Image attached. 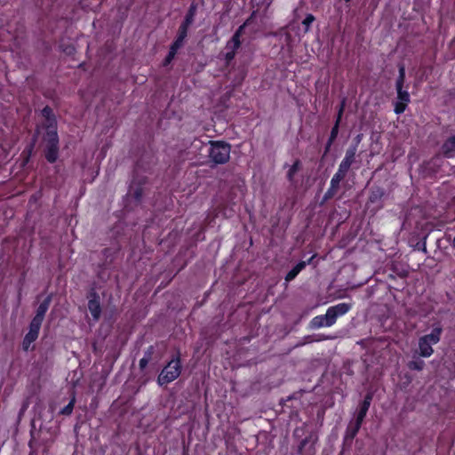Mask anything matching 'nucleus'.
<instances>
[{
    "instance_id": "nucleus-11",
    "label": "nucleus",
    "mask_w": 455,
    "mask_h": 455,
    "mask_svg": "<svg viewBox=\"0 0 455 455\" xmlns=\"http://www.w3.org/2000/svg\"><path fill=\"white\" fill-rule=\"evenodd\" d=\"M50 299H45L43 303H41L36 310V314L35 317L32 319L34 322H37L39 323H42L44 315L49 307Z\"/></svg>"
},
{
    "instance_id": "nucleus-20",
    "label": "nucleus",
    "mask_w": 455,
    "mask_h": 455,
    "mask_svg": "<svg viewBox=\"0 0 455 455\" xmlns=\"http://www.w3.org/2000/svg\"><path fill=\"white\" fill-rule=\"evenodd\" d=\"M299 169V162L296 161L290 168L288 172V178L290 180H292L293 175L298 172Z\"/></svg>"
},
{
    "instance_id": "nucleus-33",
    "label": "nucleus",
    "mask_w": 455,
    "mask_h": 455,
    "mask_svg": "<svg viewBox=\"0 0 455 455\" xmlns=\"http://www.w3.org/2000/svg\"><path fill=\"white\" fill-rule=\"evenodd\" d=\"M306 265H307V262L301 261V262H299L295 267L299 270V272H300L306 267Z\"/></svg>"
},
{
    "instance_id": "nucleus-4",
    "label": "nucleus",
    "mask_w": 455,
    "mask_h": 455,
    "mask_svg": "<svg viewBox=\"0 0 455 455\" xmlns=\"http://www.w3.org/2000/svg\"><path fill=\"white\" fill-rule=\"evenodd\" d=\"M45 140L48 141L46 158L53 163L58 157V135L56 130L47 132Z\"/></svg>"
},
{
    "instance_id": "nucleus-23",
    "label": "nucleus",
    "mask_w": 455,
    "mask_h": 455,
    "mask_svg": "<svg viewBox=\"0 0 455 455\" xmlns=\"http://www.w3.org/2000/svg\"><path fill=\"white\" fill-rule=\"evenodd\" d=\"M246 25H247V22H245L244 24L240 26L239 28L235 31V33L232 36V38H234V39H235L237 41H240V38H241V36L243 35V29H244Z\"/></svg>"
},
{
    "instance_id": "nucleus-35",
    "label": "nucleus",
    "mask_w": 455,
    "mask_h": 455,
    "mask_svg": "<svg viewBox=\"0 0 455 455\" xmlns=\"http://www.w3.org/2000/svg\"><path fill=\"white\" fill-rule=\"evenodd\" d=\"M148 360L147 358H145V357L140 359V367L141 368L146 367V365L148 364Z\"/></svg>"
},
{
    "instance_id": "nucleus-28",
    "label": "nucleus",
    "mask_w": 455,
    "mask_h": 455,
    "mask_svg": "<svg viewBox=\"0 0 455 455\" xmlns=\"http://www.w3.org/2000/svg\"><path fill=\"white\" fill-rule=\"evenodd\" d=\"M177 51L175 49L171 48L168 56L166 57V64L170 63L172 60L174 58Z\"/></svg>"
},
{
    "instance_id": "nucleus-9",
    "label": "nucleus",
    "mask_w": 455,
    "mask_h": 455,
    "mask_svg": "<svg viewBox=\"0 0 455 455\" xmlns=\"http://www.w3.org/2000/svg\"><path fill=\"white\" fill-rule=\"evenodd\" d=\"M442 150L446 157H452L455 155V135L450 137L443 145Z\"/></svg>"
},
{
    "instance_id": "nucleus-34",
    "label": "nucleus",
    "mask_w": 455,
    "mask_h": 455,
    "mask_svg": "<svg viewBox=\"0 0 455 455\" xmlns=\"http://www.w3.org/2000/svg\"><path fill=\"white\" fill-rule=\"evenodd\" d=\"M401 78H405V68L403 66H400L399 68V76Z\"/></svg>"
},
{
    "instance_id": "nucleus-21",
    "label": "nucleus",
    "mask_w": 455,
    "mask_h": 455,
    "mask_svg": "<svg viewBox=\"0 0 455 455\" xmlns=\"http://www.w3.org/2000/svg\"><path fill=\"white\" fill-rule=\"evenodd\" d=\"M315 17L312 14H307L303 20L302 24L305 26V30L307 31L309 27L314 22Z\"/></svg>"
},
{
    "instance_id": "nucleus-27",
    "label": "nucleus",
    "mask_w": 455,
    "mask_h": 455,
    "mask_svg": "<svg viewBox=\"0 0 455 455\" xmlns=\"http://www.w3.org/2000/svg\"><path fill=\"white\" fill-rule=\"evenodd\" d=\"M187 24H182L180 28V34L178 38H182V41H184L185 37L187 36Z\"/></svg>"
},
{
    "instance_id": "nucleus-7",
    "label": "nucleus",
    "mask_w": 455,
    "mask_h": 455,
    "mask_svg": "<svg viewBox=\"0 0 455 455\" xmlns=\"http://www.w3.org/2000/svg\"><path fill=\"white\" fill-rule=\"evenodd\" d=\"M346 174L347 172L341 171V169L339 168L338 172L333 175L331 180V187L326 194L327 196H331L336 192L340 181L344 179Z\"/></svg>"
},
{
    "instance_id": "nucleus-1",
    "label": "nucleus",
    "mask_w": 455,
    "mask_h": 455,
    "mask_svg": "<svg viewBox=\"0 0 455 455\" xmlns=\"http://www.w3.org/2000/svg\"><path fill=\"white\" fill-rule=\"evenodd\" d=\"M442 333V328L437 326L433 329L430 334L425 335L419 339V355L423 357H429L432 355L434 350L433 345L439 342Z\"/></svg>"
},
{
    "instance_id": "nucleus-13",
    "label": "nucleus",
    "mask_w": 455,
    "mask_h": 455,
    "mask_svg": "<svg viewBox=\"0 0 455 455\" xmlns=\"http://www.w3.org/2000/svg\"><path fill=\"white\" fill-rule=\"evenodd\" d=\"M331 308L335 313L336 316L339 317L347 314L350 310L351 306L343 302L331 307Z\"/></svg>"
},
{
    "instance_id": "nucleus-17",
    "label": "nucleus",
    "mask_w": 455,
    "mask_h": 455,
    "mask_svg": "<svg viewBox=\"0 0 455 455\" xmlns=\"http://www.w3.org/2000/svg\"><path fill=\"white\" fill-rule=\"evenodd\" d=\"M424 362L419 358L415 359V360H412L409 363H408V367L411 369V370H416V371H421L424 367Z\"/></svg>"
},
{
    "instance_id": "nucleus-22",
    "label": "nucleus",
    "mask_w": 455,
    "mask_h": 455,
    "mask_svg": "<svg viewBox=\"0 0 455 455\" xmlns=\"http://www.w3.org/2000/svg\"><path fill=\"white\" fill-rule=\"evenodd\" d=\"M246 25H247V22H245L244 24L240 26L239 28L235 31V33L232 36V38H234V39H235L237 41H240V38H241V36L243 35V29H244Z\"/></svg>"
},
{
    "instance_id": "nucleus-8",
    "label": "nucleus",
    "mask_w": 455,
    "mask_h": 455,
    "mask_svg": "<svg viewBox=\"0 0 455 455\" xmlns=\"http://www.w3.org/2000/svg\"><path fill=\"white\" fill-rule=\"evenodd\" d=\"M355 152H356L355 148H349L347 150L346 156L339 166V168L341 169V171H345L347 172L351 164L354 162Z\"/></svg>"
},
{
    "instance_id": "nucleus-24",
    "label": "nucleus",
    "mask_w": 455,
    "mask_h": 455,
    "mask_svg": "<svg viewBox=\"0 0 455 455\" xmlns=\"http://www.w3.org/2000/svg\"><path fill=\"white\" fill-rule=\"evenodd\" d=\"M299 270L296 268V267H294L287 275H286V277H285V280L286 281H291L293 280L299 274Z\"/></svg>"
},
{
    "instance_id": "nucleus-15",
    "label": "nucleus",
    "mask_w": 455,
    "mask_h": 455,
    "mask_svg": "<svg viewBox=\"0 0 455 455\" xmlns=\"http://www.w3.org/2000/svg\"><path fill=\"white\" fill-rule=\"evenodd\" d=\"M324 315H318L313 318L311 324L314 328L326 327Z\"/></svg>"
},
{
    "instance_id": "nucleus-2",
    "label": "nucleus",
    "mask_w": 455,
    "mask_h": 455,
    "mask_svg": "<svg viewBox=\"0 0 455 455\" xmlns=\"http://www.w3.org/2000/svg\"><path fill=\"white\" fill-rule=\"evenodd\" d=\"M209 156L211 160L217 164H225L230 157V146L222 141H211Z\"/></svg>"
},
{
    "instance_id": "nucleus-5",
    "label": "nucleus",
    "mask_w": 455,
    "mask_h": 455,
    "mask_svg": "<svg viewBox=\"0 0 455 455\" xmlns=\"http://www.w3.org/2000/svg\"><path fill=\"white\" fill-rule=\"evenodd\" d=\"M41 324L42 323H39L37 322L31 321L29 325V331L26 334L22 343V347L25 351L29 350L32 343L37 339Z\"/></svg>"
},
{
    "instance_id": "nucleus-6",
    "label": "nucleus",
    "mask_w": 455,
    "mask_h": 455,
    "mask_svg": "<svg viewBox=\"0 0 455 455\" xmlns=\"http://www.w3.org/2000/svg\"><path fill=\"white\" fill-rule=\"evenodd\" d=\"M371 396H367L363 403V406L360 410V411L358 412V415H357V419H356V423H355V429L353 430L352 434H351V436L354 437L356 433L358 432L360 427H361V424L367 413V411L370 407V403H371Z\"/></svg>"
},
{
    "instance_id": "nucleus-10",
    "label": "nucleus",
    "mask_w": 455,
    "mask_h": 455,
    "mask_svg": "<svg viewBox=\"0 0 455 455\" xmlns=\"http://www.w3.org/2000/svg\"><path fill=\"white\" fill-rule=\"evenodd\" d=\"M88 308L94 320H98L100 315V303L99 298L93 297L89 300Z\"/></svg>"
},
{
    "instance_id": "nucleus-3",
    "label": "nucleus",
    "mask_w": 455,
    "mask_h": 455,
    "mask_svg": "<svg viewBox=\"0 0 455 455\" xmlns=\"http://www.w3.org/2000/svg\"><path fill=\"white\" fill-rule=\"evenodd\" d=\"M180 362L179 358L172 359L169 363L162 370L158 376V384L160 386L166 385L175 380L180 374Z\"/></svg>"
},
{
    "instance_id": "nucleus-12",
    "label": "nucleus",
    "mask_w": 455,
    "mask_h": 455,
    "mask_svg": "<svg viewBox=\"0 0 455 455\" xmlns=\"http://www.w3.org/2000/svg\"><path fill=\"white\" fill-rule=\"evenodd\" d=\"M42 116H43V117H44V119L48 124V132L56 130L55 129V119H54V116L52 114V109L48 107H45L42 110Z\"/></svg>"
},
{
    "instance_id": "nucleus-16",
    "label": "nucleus",
    "mask_w": 455,
    "mask_h": 455,
    "mask_svg": "<svg viewBox=\"0 0 455 455\" xmlns=\"http://www.w3.org/2000/svg\"><path fill=\"white\" fill-rule=\"evenodd\" d=\"M397 91V100L402 101L403 104H408L410 102V95L407 91L396 90Z\"/></svg>"
},
{
    "instance_id": "nucleus-14",
    "label": "nucleus",
    "mask_w": 455,
    "mask_h": 455,
    "mask_svg": "<svg viewBox=\"0 0 455 455\" xmlns=\"http://www.w3.org/2000/svg\"><path fill=\"white\" fill-rule=\"evenodd\" d=\"M323 315L325 318L326 327H330V326L333 325L338 318L331 307H329L327 309L325 315Z\"/></svg>"
},
{
    "instance_id": "nucleus-19",
    "label": "nucleus",
    "mask_w": 455,
    "mask_h": 455,
    "mask_svg": "<svg viewBox=\"0 0 455 455\" xmlns=\"http://www.w3.org/2000/svg\"><path fill=\"white\" fill-rule=\"evenodd\" d=\"M342 111H343V108H341L339 109L338 120H337L334 127L331 130V140H333L337 136V134H338L339 123L340 116L342 115Z\"/></svg>"
},
{
    "instance_id": "nucleus-26",
    "label": "nucleus",
    "mask_w": 455,
    "mask_h": 455,
    "mask_svg": "<svg viewBox=\"0 0 455 455\" xmlns=\"http://www.w3.org/2000/svg\"><path fill=\"white\" fill-rule=\"evenodd\" d=\"M73 407H74V400L70 401L69 403L62 409L61 413L69 415L73 411Z\"/></svg>"
},
{
    "instance_id": "nucleus-18",
    "label": "nucleus",
    "mask_w": 455,
    "mask_h": 455,
    "mask_svg": "<svg viewBox=\"0 0 455 455\" xmlns=\"http://www.w3.org/2000/svg\"><path fill=\"white\" fill-rule=\"evenodd\" d=\"M240 44L241 41L231 38V40L227 43L226 48L228 51H236L240 47Z\"/></svg>"
},
{
    "instance_id": "nucleus-32",
    "label": "nucleus",
    "mask_w": 455,
    "mask_h": 455,
    "mask_svg": "<svg viewBox=\"0 0 455 455\" xmlns=\"http://www.w3.org/2000/svg\"><path fill=\"white\" fill-rule=\"evenodd\" d=\"M192 20H193V13H192V12H190V13L187 16V18H186V20H185V22H184L183 24H187V28H188V27L189 26V24L192 22Z\"/></svg>"
},
{
    "instance_id": "nucleus-29",
    "label": "nucleus",
    "mask_w": 455,
    "mask_h": 455,
    "mask_svg": "<svg viewBox=\"0 0 455 455\" xmlns=\"http://www.w3.org/2000/svg\"><path fill=\"white\" fill-rule=\"evenodd\" d=\"M182 44H183L182 38H177L175 40V42L172 44L171 48L175 49L176 51H178V49L180 47H181Z\"/></svg>"
},
{
    "instance_id": "nucleus-31",
    "label": "nucleus",
    "mask_w": 455,
    "mask_h": 455,
    "mask_svg": "<svg viewBox=\"0 0 455 455\" xmlns=\"http://www.w3.org/2000/svg\"><path fill=\"white\" fill-rule=\"evenodd\" d=\"M404 79L405 78L398 77V79L396 81V90H399V89L402 90L403 89Z\"/></svg>"
},
{
    "instance_id": "nucleus-25",
    "label": "nucleus",
    "mask_w": 455,
    "mask_h": 455,
    "mask_svg": "<svg viewBox=\"0 0 455 455\" xmlns=\"http://www.w3.org/2000/svg\"><path fill=\"white\" fill-rule=\"evenodd\" d=\"M406 106H407V104H403L402 101H398L397 100L396 103H395V112L396 114L403 113L405 110Z\"/></svg>"
},
{
    "instance_id": "nucleus-30",
    "label": "nucleus",
    "mask_w": 455,
    "mask_h": 455,
    "mask_svg": "<svg viewBox=\"0 0 455 455\" xmlns=\"http://www.w3.org/2000/svg\"><path fill=\"white\" fill-rule=\"evenodd\" d=\"M235 52L236 51H228L226 52L225 54V59L227 61H230L234 59L235 55Z\"/></svg>"
}]
</instances>
